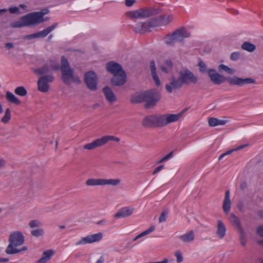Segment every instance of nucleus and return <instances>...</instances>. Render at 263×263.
Returning a JSON list of instances; mask_svg holds the SVG:
<instances>
[{"mask_svg": "<svg viewBox=\"0 0 263 263\" xmlns=\"http://www.w3.org/2000/svg\"><path fill=\"white\" fill-rule=\"evenodd\" d=\"M126 14L131 18H146L144 9H140L136 11H127Z\"/></svg>", "mask_w": 263, "mask_h": 263, "instance_id": "412c9836", "label": "nucleus"}, {"mask_svg": "<svg viewBox=\"0 0 263 263\" xmlns=\"http://www.w3.org/2000/svg\"><path fill=\"white\" fill-rule=\"evenodd\" d=\"M85 183L88 186L103 185V179H88Z\"/></svg>", "mask_w": 263, "mask_h": 263, "instance_id": "473e14b6", "label": "nucleus"}, {"mask_svg": "<svg viewBox=\"0 0 263 263\" xmlns=\"http://www.w3.org/2000/svg\"><path fill=\"white\" fill-rule=\"evenodd\" d=\"M156 26L166 25L171 23L173 20V16L172 15H162L154 17Z\"/></svg>", "mask_w": 263, "mask_h": 263, "instance_id": "dca6fc26", "label": "nucleus"}, {"mask_svg": "<svg viewBox=\"0 0 263 263\" xmlns=\"http://www.w3.org/2000/svg\"><path fill=\"white\" fill-rule=\"evenodd\" d=\"M53 254V252L51 250H47L43 252L42 257L36 263H46Z\"/></svg>", "mask_w": 263, "mask_h": 263, "instance_id": "c756f323", "label": "nucleus"}, {"mask_svg": "<svg viewBox=\"0 0 263 263\" xmlns=\"http://www.w3.org/2000/svg\"><path fill=\"white\" fill-rule=\"evenodd\" d=\"M104 144H106L109 140H114L116 142L120 141V139L118 137H114L113 136H105L103 137Z\"/></svg>", "mask_w": 263, "mask_h": 263, "instance_id": "c03bdc74", "label": "nucleus"}, {"mask_svg": "<svg viewBox=\"0 0 263 263\" xmlns=\"http://www.w3.org/2000/svg\"><path fill=\"white\" fill-rule=\"evenodd\" d=\"M222 209L225 213H228L231 209V200L230 198L229 190H227L225 193L224 199L222 204Z\"/></svg>", "mask_w": 263, "mask_h": 263, "instance_id": "5701e85b", "label": "nucleus"}, {"mask_svg": "<svg viewBox=\"0 0 263 263\" xmlns=\"http://www.w3.org/2000/svg\"><path fill=\"white\" fill-rule=\"evenodd\" d=\"M50 71V67L47 64H45L41 67L34 70V72L35 73L42 76L47 75V74L49 73Z\"/></svg>", "mask_w": 263, "mask_h": 263, "instance_id": "c85d7f7f", "label": "nucleus"}, {"mask_svg": "<svg viewBox=\"0 0 263 263\" xmlns=\"http://www.w3.org/2000/svg\"><path fill=\"white\" fill-rule=\"evenodd\" d=\"M179 238L184 242L190 243L194 241L195 235L193 231H190L184 234L180 235Z\"/></svg>", "mask_w": 263, "mask_h": 263, "instance_id": "bb28decb", "label": "nucleus"}, {"mask_svg": "<svg viewBox=\"0 0 263 263\" xmlns=\"http://www.w3.org/2000/svg\"><path fill=\"white\" fill-rule=\"evenodd\" d=\"M183 84H184L179 76L177 78L173 77L171 80L170 84H166L165 88L168 92L171 93L173 91V88L180 89Z\"/></svg>", "mask_w": 263, "mask_h": 263, "instance_id": "2eb2a0df", "label": "nucleus"}, {"mask_svg": "<svg viewBox=\"0 0 263 263\" xmlns=\"http://www.w3.org/2000/svg\"><path fill=\"white\" fill-rule=\"evenodd\" d=\"M230 220L232 223H233V224H234L236 226L237 229H238V230H239L242 229L240 225V220H239V218L237 216H236L234 215V214L231 213L230 214Z\"/></svg>", "mask_w": 263, "mask_h": 263, "instance_id": "f704fd0d", "label": "nucleus"}, {"mask_svg": "<svg viewBox=\"0 0 263 263\" xmlns=\"http://www.w3.org/2000/svg\"><path fill=\"white\" fill-rule=\"evenodd\" d=\"M9 11L12 14L20 13V9L17 7H11L9 8Z\"/></svg>", "mask_w": 263, "mask_h": 263, "instance_id": "603ef678", "label": "nucleus"}, {"mask_svg": "<svg viewBox=\"0 0 263 263\" xmlns=\"http://www.w3.org/2000/svg\"><path fill=\"white\" fill-rule=\"evenodd\" d=\"M155 230V227L154 226H152L149 229H148L147 230L143 231V232L141 233L140 234H139V235H138L137 236H136L134 239H133V241H136L137 239H139L140 238L146 235H147L149 233H151V232H153Z\"/></svg>", "mask_w": 263, "mask_h": 263, "instance_id": "4c0bfd02", "label": "nucleus"}, {"mask_svg": "<svg viewBox=\"0 0 263 263\" xmlns=\"http://www.w3.org/2000/svg\"><path fill=\"white\" fill-rule=\"evenodd\" d=\"M144 91L137 93L131 96L130 101L133 104L141 103L145 102Z\"/></svg>", "mask_w": 263, "mask_h": 263, "instance_id": "a878e982", "label": "nucleus"}, {"mask_svg": "<svg viewBox=\"0 0 263 263\" xmlns=\"http://www.w3.org/2000/svg\"><path fill=\"white\" fill-rule=\"evenodd\" d=\"M61 79L66 85H70L71 82L80 84L81 81L78 76L74 75V69L70 67L68 60L65 56H62V67L61 68Z\"/></svg>", "mask_w": 263, "mask_h": 263, "instance_id": "7ed1b4c3", "label": "nucleus"}, {"mask_svg": "<svg viewBox=\"0 0 263 263\" xmlns=\"http://www.w3.org/2000/svg\"><path fill=\"white\" fill-rule=\"evenodd\" d=\"M248 146V144H243V145H241L239 146H238L237 147H236V148H234V149H230L229 151H228L227 152H226V153H223L219 157V160H221L226 155H230L232 153V152H234V151H238V150H240L246 147H247Z\"/></svg>", "mask_w": 263, "mask_h": 263, "instance_id": "c9c22d12", "label": "nucleus"}, {"mask_svg": "<svg viewBox=\"0 0 263 263\" xmlns=\"http://www.w3.org/2000/svg\"><path fill=\"white\" fill-rule=\"evenodd\" d=\"M48 13L49 10L45 9L40 12H31L29 14L34 25H37L45 21V18H44L43 16Z\"/></svg>", "mask_w": 263, "mask_h": 263, "instance_id": "4468645a", "label": "nucleus"}, {"mask_svg": "<svg viewBox=\"0 0 263 263\" xmlns=\"http://www.w3.org/2000/svg\"><path fill=\"white\" fill-rule=\"evenodd\" d=\"M239 233V238L240 240L241 245L243 246H245L246 245V232L245 231L242 229L239 230H238Z\"/></svg>", "mask_w": 263, "mask_h": 263, "instance_id": "37998d69", "label": "nucleus"}, {"mask_svg": "<svg viewBox=\"0 0 263 263\" xmlns=\"http://www.w3.org/2000/svg\"><path fill=\"white\" fill-rule=\"evenodd\" d=\"M31 234L36 237L41 236L44 234V230L42 229H37L36 230H32Z\"/></svg>", "mask_w": 263, "mask_h": 263, "instance_id": "a18cd8bd", "label": "nucleus"}, {"mask_svg": "<svg viewBox=\"0 0 263 263\" xmlns=\"http://www.w3.org/2000/svg\"><path fill=\"white\" fill-rule=\"evenodd\" d=\"M241 54L239 52H234L231 54L230 59L232 61H237L240 59Z\"/></svg>", "mask_w": 263, "mask_h": 263, "instance_id": "de8ad7c7", "label": "nucleus"}, {"mask_svg": "<svg viewBox=\"0 0 263 263\" xmlns=\"http://www.w3.org/2000/svg\"><path fill=\"white\" fill-rule=\"evenodd\" d=\"M207 73L210 78L211 81L216 85H220L226 80L230 85H237L238 86L256 83L255 79L252 78L243 79L236 76L226 78L224 76L218 73L215 69L212 68L209 69L207 70Z\"/></svg>", "mask_w": 263, "mask_h": 263, "instance_id": "f03ea898", "label": "nucleus"}, {"mask_svg": "<svg viewBox=\"0 0 263 263\" xmlns=\"http://www.w3.org/2000/svg\"><path fill=\"white\" fill-rule=\"evenodd\" d=\"M14 92L16 95L24 97L27 94V91L24 86L17 87L15 90Z\"/></svg>", "mask_w": 263, "mask_h": 263, "instance_id": "58836bf2", "label": "nucleus"}, {"mask_svg": "<svg viewBox=\"0 0 263 263\" xmlns=\"http://www.w3.org/2000/svg\"><path fill=\"white\" fill-rule=\"evenodd\" d=\"M5 47L8 49H12L14 47V45L12 43H6L5 44Z\"/></svg>", "mask_w": 263, "mask_h": 263, "instance_id": "13d9d810", "label": "nucleus"}, {"mask_svg": "<svg viewBox=\"0 0 263 263\" xmlns=\"http://www.w3.org/2000/svg\"><path fill=\"white\" fill-rule=\"evenodd\" d=\"M199 70L201 72L204 73L206 71L207 66L204 62L200 61L198 63Z\"/></svg>", "mask_w": 263, "mask_h": 263, "instance_id": "09e8293b", "label": "nucleus"}, {"mask_svg": "<svg viewBox=\"0 0 263 263\" xmlns=\"http://www.w3.org/2000/svg\"><path fill=\"white\" fill-rule=\"evenodd\" d=\"M5 163L6 162L4 160L0 159V167L4 166Z\"/></svg>", "mask_w": 263, "mask_h": 263, "instance_id": "69168bd1", "label": "nucleus"}, {"mask_svg": "<svg viewBox=\"0 0 263 263\" xmlns=\"http://www.w3.org/2000/svg\"><path fill=\"white\" fill-rule=\"evenodd\" d=\"M54 77L52 74L41 76L37 81L38 90L42 92H46L49 88V83L53 82Z\"/></svg>", "mask_w": 263, "mask_h": 263, "instance_id": "6e6552de", "label": "nucleus"}, {"mask_svg": "<svg viewBox=\"0 0 263 263\" xmlns=\"http://www.w3.org/2000/svg\"><path fill=\"white\" fill-rule=\"evenodd\" d=\"M104 145L103 137L95 140L91 143H87L84 146V148L88 150H92L98 147Z\"/></svg>", "mask_w": 263, "mask_h": 263, "instance_id": "aec40b11", "label": "nucleus"}, {"mask_svg": "<svg viewBox=\"0 0 263 263\" xmlns=\"http://www.w3.org/2000/svg\"><path fill=\"white\" fill-rule=\"evenodd\" d=\"M161 69L162 70V71H163L165 73H167L169 72V70L165 66H163V65L161 66Z\"/></svg>", "mask_w": 263, "mask_h": 263, "instance_id": "e2e57ef3", "label": "nucleus"}, {"mask_svg": "<svg viewBox=\"0 0 263 263\" xmlns=\"http://www.w3.org/2000/svg\"><path fill=\"white\" fill-rule=\"evenodd\" d=\"M9 260L8 258H0V262H5Z\"/></svg>", "mask_w": 263, "mask_h": 263, "instance_id": "338daca9", "label": "nucleus"}, {"mask_svg": "<svg viewBox=\"0 0 263 263\" xmlns=\"http://www.w3.org/2000/svg\"><path fill=\"white\" fill-rule=\"evenodd\" d=\"M135 0H125V5L127 7H130L135 3Z\"/></svg>", "mask_w": 263, "mask_h": 263, "instance_id": "4d7b16f0", "label": "nucleus"}, {"mask_svg": "<svg viewBox=\"0 0 263 263\" xmlns=\"http://www.w3.org/2000/svg\"><path fill=\"white\" fill-rule=\"evenodd\" d=\"M19 7L24 10H26L27 8V6L25 5V4H20L19 5Z\"/></svg>", "mask_w": 263, "mask_h": 263, "instance_id": "774afa93", "label": "nucleus"}, {"mask_svg": "<svg viewBox=\"0 0 263 263\" xmlns=\"http://www.w3.org/2000/svg\"><path fill=\"white\" fill-rule=\"evenodd\" d=\"M175 256L176 257L177 262L178 263H180L183 261V257L180 251H176L175 252Z\"/></svg>", "mask_w": 263, "mask_h": 263, "instance_id": "49530a36", "label": "nucleus"}, {"mask_svg": "<svg viewBox=\"0 0 263 263\" xmlns=\"http://www.w3.org/2000/svg\"><path fill=\"white\" fill-rule=\"evenodd\" d=\"M226 233V228L223 222L221 220L217 221L216 234L218 238L222 239L225 236Z\"/></svg>", "mask_w": 263, "mask_h": 263, "instance_id": "b1692460", "label": "nucleus"}, {"mask_svg": "<svg viewBox=\"0 0 263 263\" xmlns=\"http://www.w3.org/2000/svg\"><path fill=\"white\" fill-rule=\"evenodd\" d=\"M62 67V58H61V66H60L58 64H56L54 65H51V68L52 70H58L59 69L61 70V68Z\"/></svg>", "mask_w": 263, "mask_h": 263, "instance_id": "864d4df0", "label": "nucleus"}, {"mask_svg": "<svg viewBox=\"0 0 263 263\" xmlns=\"http://www.w3.org/2000/svg\"><path fill=\"white\" fill-rule=\"evenodd\" d=\"M6 98L7 100L16 105H20L21 103V101L12 92L7 91L6 93Z\"/></svg>", "mask_w": 263, "mask_h": 263, "instance_id": "2f4dec72", "label": "nucleus"}, {"mask_svg": "<svg viewBox=\"0 0 263 263\" xmlns=\"http://www.w3.org/2000/svg\"><path fill=\"white\" fill-rule=\"evenodd\" d=\"M11 110L10 108H7L5 111V115L1 119V122L6 124L11 119Z\"/></svg>", "mask_w": 263, "mask_h": 263, "instance_id": "ea45409f", "label": "nucleus"}, {"mask_svg": "<svg viewBox=\"0 0 263 263\" xmlns=\"http://www.w3.org/2000/svg\"><path fill=\"white\" fill-rule=\"evenodd\" d=\"M165 65L169 68H171L173 66V63L171 60H166L165 61Z\"/></svg>", "mask_w": 263, "mask_h": 263, "instance_id": "bf43d9fd", "label": "nucleus"}, {"mask_svg": "<svg viewBox=\"0 0 263 263\" xmlns=\"http://www.w3.org/2000/svg\"><path fill=\"white\" fill-rule=\"evenodd\" d=\"M9 244L5 252L8 254H14L21 251L20 250L16 248L24 243V237L23 233L20 231L13 232L9 238Z\"/></svg>", "mask_w": 263, "mask_h": 263, "instance_id": "20e7f679", "label": "nucleus"}, {"mask_svg": "<svg viewBox=\"0 0 263 263\" xmlns=\"http://www.w3.org/2000/svg\"><path fill=\"white\" fill-rule=\"evenodd\" d=\"M186 109L182 110L177 114H156L145 117L142 121V125L145 128L162 127L178 121Z\"/></svg>", "mask_w": 263, "mask_h": 263, "instance_id": "f257e3e1", "label": "nucleus"}, {"mask_svg": "<svg viewBox=\"0 0 263 263\" xmlns=\"http://www.w3.org/2000/svg\"><path fill=\"white\" fill-rule=\"evenodd\" d=\"M134 209L129 206L123 208L119 210L115 215L116 218H124L131 215L133 213Z\"/></svg>", "mask_w": 263, "mask_h": 263, "instance_id": "a211bd4d", "label": "nucleus"}, {"mask_svg": "<svg viewBox=\"0 0 263 263\" xmlns=\"http://www.w3.org/2000/svg\"><path fill=\"white\" fill-rule=\"evenodd\" d=\"M179 76L184 84L187 85L191 83L196 84L198 80V78L186 67L182 68L179 71Z\"/></svg>", "mask_w": 263, "mask_h": 263, "instance_id": "0eeeda50", "label": "nucleus"}, {"mask_svg": "<svg viewBox=\"0 0 263 263\" xmlns=\"http://www.w3.org/2000/svg\"><path fill=\"white\" fill-rule=\"evenodd\" d=\"M34 25L29 13L20 17L18 21L11 23L10 26L13 28H21Z\"/></svg>", "mask_w": 263, "mask_h": 263, "instance_id": "9d476101", "label": "nucleus"}, {"mask_svg": "<svg viewBox=\"0 0 263 263\" xmlns=\"http://www.w3.org/2000/svg\"><path fill=\"white\" fill-rule=\"evenodd\" d=\"M257 233L258 235L263 237V226H259L257 228Z\"/></svg>", "mask_w": 263, "mask_h": 263, "instance_id": "6e6d98bb", "label": "nucleus"}, {"mask_svg": "<svg viewBox=\"0 0 263 263\" xmlns=\"http://www.w3.org/2000/svg\"><path fill=\"white\" fill-rule=\"evenodd\" d=\"M127 81V76L125 71L114 74L111 79V84L114 86H122Z\"/></svg>", "mask_w": 263, "mask_h": 263, "instance_id": "ddd939ff", "label": "nucleus"}, {"mask_svg": "<svg viewBox=\"0 0 263 263\" xmlns=\"http://www.w3.org/2000/svg\"><path fill=\"white\" fill-rule=\"evenodd\" d=\"M229 122L228 120L218 119L216 118H210L208 120L209 124L210 126L214 127L218 125H225Z\"/></svg>", "mask_w": 263, "mask_h": 263, "instance_id": "cd10ccee", "label": "nucleus"}, {"mask_svg": "<svg viewBox=\"0 0 263 263\" xmlns=\"http://www.w3.org/2000/svg\"><path fill=\"white\" fill-rule=\"evenodd\" d=\"M190 36L184 27L177 29L172 34L168 35L164 39L165 43L168 45H172L175 43L183 41Z\"/></svg>", "mask_w": 263, "mask_h": 263, "instance_id": "423d86ee", "label": "nucleus"}, {"mask_svg": "<svg viewBox=\"0 0 263 263\" xmlns=\"http://www.w3.org/2000/svg\"><path fill=\"white\" fill-rule=\"evenodd\" d=\"M173 152H171L169 154L166 155L164 157V158L165 161L167 160L168 159L171 158L173 157Z\"/></svg>", "mask_w": 263, "mask_h": 263, "instance_id": "052dcab7", "label": "nucleus"}, {"mask_svg": "<svg viewBox=\"0 0 263 263\" xmlns=\"http://www.w3.org/2000/svg\"><path fill=\"white\" fill-rule=\"evenodd\" d=\"M149 67L150 70L151 71L152 78L155 83V85L157 86H159L161 84V82L156 73V67L155 65V62L154 60H152L150 62Z\"/></svg>", "mask_w": 263, "mask_h": 263, "instance_id": "6ab92c4d", "label": "nucleus"}, {"mask_svg": "<svg viewBox=\"0 0 263 263\" xmlns=\"http://www.w3.org/2000/svg\"><path fill=\"white\" fill-rule=\"evenodd\" d=\"M146 17H148L151 16L157 15L161 13L162 12V10L161 8L158 6H154L149 8L144 9Z\"/></svg>", "mask_w": 263, "mask_h": 263, "instance_id": "393cba45", "label": "nucleus"}, {"mask_svg": "<svg viewBox=\"0 0 263 263\" xmlns=\"http://www.w3.org/2000/svg\"><path fill=\"white\" fill-rule=\"evenodd\" d=\"M120 183V180L119 179H103V185H111L112 186L118 185Z\"/></svg>", "mask_w": 263, "mask_h": 263, "instance_id": "e433bc0d", "label": "nucleus"}, {"mask_svg": "<svg viewBox=\"0 0 263 263\" xmlns=\"http://www.w3.org/2000/svg\"><path fill=\"white\" fill-rule=\"evenodd\" d=\"M218 70L220 72L223 70L225 71L226 72H227L229 74H233L235 73V70L228 66L224 65V64H220L218 66Z\"/></svg>", "mask_w": 263, "mask_h": 263, "instance_id": "a19ab883", "label": "nucleus"}, {"mask_svg": "<svg viewBox=\"0 0 263 263\" xmlns=\"http://www.w3.org/2000/svg\"><path fill=\"white\" fill-rule=\"evenodd\" d=\"M47 34L45 31V30H43L42 31L32 33L29 35H25L24 37V40H32L35 38H43L47 36Z\"/></svg>", "mask_w": 263, "mask_h": 263, "instance_id": "7c9ffc66", "label": "nucleus"}, {"mask_svg": "<svg viewBox=\"0 0 263 263\" xmlns=\"http://www.w3.org/2000/svg\"><path fill=\"white\" fill-rule=\"evenodd\" d=\"M164 167V165H161L158 167H157L153 171V174L155 175L158 172H159L160 171H161Z\"/></svg>", "mask_w": 263, "mask_h": 263, "instance_id": "5fc2aeb1", "label": "nucleus"}, {"mask_svg": "<svg viewBox=\"0 0 263 263\" xmlns=\"http://www.w3.org/2000/svg\"><path fill=\"white\" fill-rule=\"evenodd\" d=\"M29 225L30 228H34L39 227L41 225V223L38 220H32L30 221Z\"/></svg>", "mask_w": 263, "mask_h": 263, "instance_id": "8fccbe9b", "label": "nucleus"}, {"mask_svg": "<svg viewBox=\"0 0 263 263\" xmlns=\"http://www.w3.org/2000/svg\"><path fill=\"white\" fill-rule=\"evenodd\" d=\"M84 82L90 90L95 91L97 89L98 78L93 71H89L85 73Z\"/></svg>", "mask_w": 263, "mask_h": 263, "instance_id": "1a4fd4ad", "label": "nucleus"}, {"mask_svg": "<svg viewBox=\"0 0 263 263\" xmlns=\"http://www.w3.org/2000/svg\"><path fill=\"white\" fill-rule=\"evenodd\" d=\"M247 187V183L246 182H243L240 185V189L242 190H245Z\"/></svg>", "mask_w": 263, "mask_h": 263, "instance_id": "680f3d73", "label": "nucleus"}, {"mask_svg": "<svg viewBox=\"0 0 263 263\" xmlns=\"http://www.w3.org/2000/svg\"><path fill=\"white\" fill-rule=\"evenodd\" d=\"M155 21L154 18H152L145 22L139 23L136 25L135 31L140 33H143L149 31L152 27H156Z\"/></svg>", "mask_w": 263, "mask_h": 263, "instance_id": "9b49d317", "label": "nucleus"}, {"mask_svg": "<svg viewBox=\"0 0 263 263\" xmlns=\"http://www.w3.org/2000/svg\"><path fill=\"white\" fill-rule=\"evenodd\" d=\"M58 25V23H55L53 24L51 26L48 27L46 29H45V31L48 35L49 33H50L53 30H54Z\"/></svg>", "mask_w": 263, "mask_h": 263, "instance_id": "3c124183", "label": "nucleus"}, {"mask_svg": "<svg viewBox=\"0 0 263 263\" xmlns=\"http://www.w3.org/2000/svg\"><path fill=\"white\" fill-rule=\"evenodd\" d=\"M103 92L105 95L106 100L109 103H113L116 101V98L112 90L108 86L103 88Z\"/></svg>", "mask_w": 263, "mask_h": 263, "instance_id": "4be33fe9", "label": "nucleus"}, {"mask_svg": "<svg viewBox=\"0 0 263 263\" xmlns=\"http://www.w3.org/2000/svg\"><path fill=\"white\" fill-rule=\"evenodd\" d=\"M102 237L103 234L101 232H99L95 234L88 235L77 242L76 245L79 246L83 244L98 242L102 239Z\"/></svg>", "mask_w": 263, "mask_h": 263, "instance_id": "f8f14e48", "label": "nucleus"}, {"mask_svg": "<svg viewBox=\"0 0 263 263\" xmlns=\"http://www.w3.org/2000/svg\"><path fill=\"white\" fill-rule=\"evenodd\" d=\"M105 259L103 256H101L99 259L96 261V263H103Z\"/></svg>", "mask_w": 263, "mask_h": 263, "instance_id": "0e129e2a", "label": "nucleus"}, {"mask_svg": "<svg viewBox=\"0 0 263 263\" xmlns=\"http://www.w3.org/2000/svg\"><path fill=\"white\" fill-rule=\"evenodd\" d=\"M169 213V210L168 209H164L160 214L159 218V222L160 223L164 222L166 221L167 216Z\"/></svg>", "mask_w": 263, "mask_h": 263, "instance_id": "79ce46f5", "label": "nucleus"}, {"mask_svg": "<svg viewBox=\"0 0 263 263\" xmlns=\"http://www.w3.org/2000/svg\"><path fill=\"white\" fill-rule=\"evenodd\" d=\"M145 107L149 109L156 105L161 100L160 92L156 89H152L144 91Z\"/></svg>", "mask_w": 263, "mask_h": 263, "instance_id": "39448f33", "label": "nucleus"}, {"mask_svg": "<svg viewBox=\"0 0 263 263\" xmlns=\"http://www.w3.org/2000/svg\"><path fill=\"white\" fill-rule=\"evenodd\" d=\"M241 48L246 51L250 52H252L255 50L256 46L249 42H245L241 46Z\"/></svg>", "mask_w": 263, "mask_h": 263, "instance_id": "72a5a7b5", "label": "nucleus"}, {"mask_svg": "<svg viewBox=\"0 0 263 263\" xmlns=\"http://www.w3.org/2000/svg\"><path fill=\"white\" fill-rule=\"evenodd\" d=\"M106 69L110 73L115 74L124 71L121 65L114 61H110L106 64Z\"/></svg>", "mask_w": 263, "mask_h": 263, "instance_id": "f3484780", "label": "nucleus"}]
</instances>
